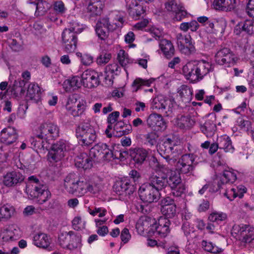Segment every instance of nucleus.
Masks as SVG:
<instances>
[{
	"mask_svg": "<svg viewBox=\"0 0 254 254\" xmlns=\"http://www.w3.org/2000/svg\"><path fill=\"white\" fill-rule=\"evenodd\" d=\"M53 9L56 13L61 15L65 13L67 10L64 3L61 0H57L54 2Z\"/></svg>",
	"mask_w": 254,
	"mask_h": 254,
	"instance_id": "obj_59",
	"label": "nucleus"
},
{
	"mask_svg": "<svg viewBox=\"0 0 254 254\" xmlns=\"http://www.w3.org/2000/svg\"><path fill=\"white\" fill-rule=\"evenodd\" d=\"M227 217L226 214L222 212H213L208 217L209 220L212 222H218L224 220Z\"/></svg>",
	"mask_w": 254,
	"mask_h": 254,
	"instance_id": "obj_64",
	"label": "nucleus"
},
{
	"mask_svg": "<svg viewBox=\"0 0 254 254\" xmlns=\"http://www.w3.org/2000/svg\"><path fill=\"white\" fill-rule=\"evenodd\" d=\"M134 161L137 163H143L148 155V151L143 148H135L131 154Z\"/></svg>",
	"mask_w": 254,
	"mask_h": 254,
	"instance_id": "obj_37",
	"label": "nucleus"
},
{
	"mask_svg": "<svg viewBox=\"0 0 254 254\" xmlns=\"http://www.w3.org/2000/svg\"><path fill=\"white\" fill-rule=\"evenodd\" d=\"M218 188L219 190H224L223 192L224 195L226 196L230 200H233L236 198V193L234 190V186L228 187L227 185L223 184L221 185L219 182L218 183Z\"/></svg>",
	"mask_w": 254,
	"mask_h": 254,
	"instance_id": "obj_47",
	"label": "nucleus"
},
{
	"mask_svg": "<svg viewBox=\"0 0 254 254\" xmlns=\"http://www.w3.org/2000/svg\"><path fill=\"white\" fill-rule=\"evenodd\" d=\"M65 156V154L61 151H58L52 147L51 150L48 153V159L50 161L58 162L61 160Z\"/></svg>",
	"mask_w": 254,
	"mask_h": 254,
	"instance_id": "obj_51",
	"label": "nucleus"
},
{
	"mask_svg": "<svg viewBox=\"0 0 254 254\" xmlns=\"http://www.w3.org/2000/svg\"><path fill=\"white\" fill-rule=\"evenodd\" d=\"M41 94V88L38 84L33 82L28 85L26 95L27 100L37 102L40 99Z\"/></svg>",
	"mask_w": 254,
	"mask_h": 254,
	"instance_id": "obj_22",
	"label": "nucleus"
},
{
	"mask_svg": "<svg viewBox=\"0 0 254 254\" xmlns=\"http://www.w3.org/2000/svg\"><path fill=\"white\" fill-rule=\"evenodd\" d=\"M147 126L154 130L164 131L167 128V124L161 115L156 113L151 114L147 120Z\"/></svg>",
	"mask_w": 254,
	"mask_h": 254,
	"instance_id": "obj_17",
	"label": "nucleus"
},
{
	"mask_svg": "<svg viewBox=\"0 0 254 254\" xmlns=\"http://www.w3.org/2000/svg\"><path fill=\"white\" fill-rule=\"evenodd\" d=\"M102 18L106 19L108 21L107 23L110 20H113L112 24H109L110 30L111 31L115 30L118 28L122 27L124 23L123 18L113 12L109 13Z\"/></svg>",
	"mask_w": 254,
	"mask_h": 254,
	"instance_id": "obj_29",
	"label": "nucleus"
},
{
	"mask_svg": "<svg viewBox=\"0 0 254 254\" xmlns=\"http://www.w3.org/2000/svg\"><path fill=\"white\" fill-rule=\"evenodd\" d=\"M160 49L164 56L167 59H170L175 54V48L171 41L161 38L159 43Z\"/></svg>",
	"mask_w": 254,
	"mask_h": 254,
	"instance_id": "obj_24",
	"label": "nucleus"
},
{
	"mask_svg": "<svg viewBox=\"0 0 254 254\" xmlns=\"http://www.w3.org/2000/svg\"><path fill=\"white\" fill-rule=\"evenodd\" d=\"M80 86L79 78L77 76H74L70 79L65 80L63 83V87L66 91H70L71 89L74 90Z\"/></svg>",
	"mask_w": 254,
	"mask_h": 254,
	"instance_id": "obj_41",
	"label": "nucleus"
},
{
	"mask_svg": "<svg viewBox=\"0 0 254 254\" xmlns=\"http://www.w3.org/2000/svg\"><path fill=\"white\" fill-rule=\"evenodd\" d=\"M113 148H109L106 143L99 142L90 149L89 155L94 160L103 158L104 160H110L115 158Z\"/></svg>",
	"mask_w": 254,
	"mask_h": 254,
	"instance_id": "obj_6",
	"label": "nucleus"
},
{
	"mask_svg": "<svg viewBox=\"0 0 254 254\" xmlns=\"http://www.w3.org/2000/svg\"><path fill=\"white\" fill-rule=\"evenodd\" d=\"M70 238V234H69V232L65 234V235H61L59 237V242L60 246L64 249H68Z\"/></svg>",
	"mask_w": 254,
	"mask_h": 254,
	"instance_id": "obj_63",
	"label": "nucleus"
},
{
	"mask_svg": "<svg viewBox=\"0 0 254 254\" xmlns=\"http://www.w3.org/2000/svg\"><path fill=\"white\" fill-rule=\"evenodd\" d=\"M236 171L232 169H229L223 172L222 178L220 180V184L223 185L224 183H234L237 180Z\"/></svg>",
	"mask_w": 254,
	"mask_h": 254,
	"instance_id": "obj_39",
	"label": "nucleus"
},
{
	"mask_svg": "<svg viewBox=\"0 0 254 254\" xmlns=\"http://www.w3.org/2000/svg\"><path fill=\"white\" fill-rule=\"evenodd\" d=\"M77 183V176L74 173H70L65 177L64 186L67 192L75 194Z\"/></svg>",
	"mask_w": 254,
	"mask_h": 254,
	"instance_id": "obj_28",
	"label": "nucleus"
},
{
	"mask_svg": "<svg viewBox=\"0 0 254 254\" xmlns=\"http://www.w3.org/2000/svg\"><path fill=\"white\" fill-rule=\"evenodd\" d=\"M195 156L192 153L185 154L182 156L177 164V167L181 174L193 175L198 163L195 161Z\"/></svg>",
	"mask_w": 254,
	"mask_h": 254,
	"instance_id": "obj_4",
	"label": "nucleus"
},
{
	"mask_svg": "<svg viewBox=\"0 0 254 254\" xmlns=\"http://www.w3.org/2000/svg\"><path fill=\"white\" fill-rule=\"evenodd\" d=\"M131 187L129 181L125 179L117 182L113 186V190L118 195H123L124 193L129 194L132 191L130 190Z\"/></svg>",
	"mask_w": 254,
	"mask_h": 254,
	"instance_id": "obj_26",
	"label": "nucleus"
},
{
	"mask_svg": "<svg viewBox=\"0 0 254 254\" xmlns=\"http://www.w3.org/2000/svg\"><path fill=\"white\" fill-rule=\"evenodd\" d=\"M113 133L116 136H122L125 134H127L131 130L130 125H125L121 121H118L114 126Z\"/></svg>",
	"mask_w": 254,
	"mask_h": 254,
	"instance_id": "obj_32",
	"label": "nucleus"
},
{
	"mask_svg": "<svg viewBox=\"0 0 254 254\" xmlns=\"http://www.w3.org/2000/svg\"><path fill=\"white\" fill-rule=\"evenodd\" d=\"M175 144L174 140L167 138L158 147V150L160 154L161 155H165L164 157L169 163L174 161V160L170 158V156L174 152Z\"/></svg>",
	"mask_w": 254,
	"mask_h": 254,
	"instance_id": "obj_15",
	"label": "nucleus"
},
{
	"mask_svg": "<svg viewBox=\"0 0 254 254\" xmlns=\"http://www.w3.org/2000/svg\"><path fill=\"white\" fill-rule=\"evenodd\" d=\"M112 58L111 54L102 52L96 59V63L98 65H105L107 64Z\"/></svg>",
	"mask_w": 254,
	"mask_h": 254,
	"instance_id": "obj_58",
	"label": "nucleus"
},
{
	"mask_svg": "<svg viewBox=\"0 0 254 254\" xmlns=\"http://www.w3.org/2000/svg\"><path fill=\"white\" fill-rule=\"evenodd\" d=\"M33 240L34 245L42 249L48 248L52 242L50 237L44 233L35 234Z\"/></svg>",
	"mask_w": 254,
	"mask_h": 254,
	"instance_id": "obj_21",
	"label": "nucleus"
},
{
	"mask_svg": "<svg viewBox=\"0 0 254 254\" xmlns=\"http://www.w3.org/2000/svg\"><path fill=\"white\" fill-rule=\"evenodd\" d=\"M232 234L242 243H250L254 240V227L243 224H235L232 228Z\"/></svg>",
	"mask_w": 254,
	"mask_h": 254,
	"instance_id": "obj_3",
	"label": "nucleus"
},
{
	"mask_svg": "<svg viewBox=\"0 0 254 254\" xmlns=\"http://www.w3.org/2000/svg\"><path fill=\"white\" fill-rule=\"evenodd\" d=\"M77 96L75 94H72L69 96L65 108L66 110L71 115V112L74 111L76 107V103L77 102Z\"/></svg>",
	"mask_w": 254,
	"mask_h": 254,
	"instance_id": "obj_55",
	"label": "nucleus"
},
{
	"mask_svg": "<svg viewBox=\"0 0 254 254\" xmlns=\"http://www.w3.org/2000/svg\"><path fill=\"white\" fill-rule=\"evenodd\" d=\"M93 160L87 153H81L75 158V165L77 168L86 170L91 168Z\"/></svg>",
	"mask_w": 254,
	"mask_h": 254,
	"instance_id": "obj_20",
	"label": "nucleus"
},
{
	"mask_svg": "<svg viewBox=\"0 0 254 254\" xmlns=\"http://www.w3.org/2000/svg\"><path fill=\"white\" fill-rule=\"evenodd\" d=\"M194 121L190 117L187 116H182L177 122V126L182 129H188L194 125Z\"/></svg>",
	"mask_w": 254,
	"mask_h": 254,
	"instance_id": "obj_46",
	"label": "nucleus"
},
{
	"mask_svg": "<svg viewBox=\"0 0 254 254\" xmlns=\"http://www.w3.org/2000/svg\"><path fill=\"white\" fill-rule=\"evenodd\" d=\"M153 81V79L144 80L139 78H136L134 80L132 86L134 90L137 91L142 86H149Z\"/></svg>",
	"mask_w": 254,
	"mask_h": 254,
	"instance_id": "obj_54",
	"label": "nucleus"
},
{
	"mask_svg": "<svg viewBox=\"0 0 254 254\" xmlns=\"http://www.w3.org/2000/svg\"><path fill=\"white\" fill-rule=\"evenodd\" d=\"M87 186L86 181H80L77 178L75 193H78L80 195H84L86 193V189H87Z\"/></svg>",
	"mask_w": 254,
	"mask_h": 254,
	"instance_id": "obj_61",
	"label": "nucleus"
},
{
	"mask_svg": "<svg viewBox=\"0 0 254 254\" xmlns=\"http://www.w3.org/2000/svg\"><path fill=\"white\" fill-rule=\"evenodd\" d=\"M170 100L162 96H157L153 99L151 104V109L166 116H171L173 113V108Z\"/></svg>",
	"mask_w": 254,
	"mask_h": 254,
	"instance_id": "obj_9",
	"label": "nucleus"
},
{
	"mask_svg": "<svg viewBox=\"0 0 254 254\" xmlns=\"http://www.w3.org/2000/svg\"><path fill=\"white\" fill-rule=\"evenodd\" d=\"M121 71V67L117 63H112L107 65L105 68V72L108 74H111L112 77L119 75Z\"/></svg>",
	"mask_w": 254,
	"mask_h": 254,
	"instance_id": "obj_50",
	"label": "nucleus"
},
{
	"mask_svg": "<svg viewBox=\"0 0 254 254\" xmlns=\"http://www.w3.org/2000/svg\"><path fill=\"white\" fill-rule=\"evenodd\" d=\"M145 11V8L141 5H136L128 10L129 14L135 20L138 19L141 16L143 17Z\"/></svg>",
	"mask_w": 254,
	"mask_h": 254,
	"instance_id": "obj_40",
	"label": "nucleus"
},
{
	"mask_svg": "<svg viewBox=\"0 0 254 254\" xmlns=\"http://www.w3.org/2000/svg\"><path fill=\"white\" fill-rule=\"evenodd\" d=\"M14 208L10 205L6 204L0 208V218H9L13 214Z\"/></svg>",
	"mask_w": 254,
	"mask_h": 254,
	"instance_id": "obj_53",
	"label": "nucleus"
},
{
	"mask_svg": "<svg viewBox=\"0 0 254 254\" xmlns=\"http://www.w3.org/2000/svg\"><path fill=\"white\" fill-rule=\"evenodd\" d=\"M178 96L183 102L189 103L192 98V89L186 85H182L177 89Z\"/></svg>",
	"mask_w": 254,
	"mask_h": 254,
	"instance_id": "obj_30",
	"label": "nucleus"
},
{
	"mask_svg": "<svg viewBox=\"0 0 254 254\" xmlns=\"http://www.w3.org/2000/svg\"><path fill=\"white\" fill-rule=\"evenodd\" d=\"M188 13L185 9L183 5H181L179 10L175 12L172 15L173 19L177 21H181L183 19L187 17Z\"/></svg>",
	"mask_w": 254,
	"mask_h": 254,
	"instance_id": "obj_62",
	"label": "nucleus"
},
{
	"mask_svg": "<svg viewBox=\"0 0 254 254\" xmlns=\"http://www.w3.org/2000/svg\"><path fill=\"white\" fill-rule=\"evenodd\" d=\"M145 143L150 146L156 145L158 135L155 131H150L144 135Z\"/></svg>",
	"mask_w": 254,
	"mask_h": 254,
	"instance_id": "obj_52",
	"label": "nucleus"
},
{
	"mask_svg": "<svg viewBox=\"0 0 254 254\" xmlns=\"http://www.w3.org/2000/svg\"><path fill=\"white\" fill-rule=\"evenodd\" d=\"M85 221H83L80 216H76L72 221L73 228L77 231L82 230L85 228Z\"/></svg>",
	"mask_w": 254,
	"mask_h": 254,
	"instance_id": "obj_60",
	"label": "nucleus"
},
{
	"mask_svg": "<svg viewBox=\"0 0 254 254\" xmlns=\"http://www.w3.org/2000/svg\"><path fill=\"white\" fill-rule=\"evenodd\" d=\"M213 5L216 10L230 12L236 9L237 2L236 0H214Z\"/></svg>",
	"mask_w": 254,
	"mask_h": 254,
	"instance_id": "obj_19",
	"label": "nucleus"
},
{
	"mask_svg": "<svg viewBox=\"0 0 254 254\" xmlns=\"http://www.w3.org/2000/svg\"><path fill=\"white\" fill-rule=\"evenodd\" d=\"M76 136L82 146H89L96 141L97 135L95 128L86 122L76 128Z\"/></svg>",
	"mask_w": 254,
	"mask_h": 254,
	"instance_id": "obj_2",
	"label": "nucleus"
},
{
	"mask_svg": "<svg viewBox=\"0 0 254 254\" xmlns=\"http://www.w3.org/2000/svg\"><path fill=\"white\" fill-rule=\"evenodd\" d=\"M239 27L248 34L254 33V22L252 20H246L244 23L240 24Z\"/></svg>",
	"mask_w": 254,
	"mask_h": 254,
	"instance_id": "obj_57",
	"label": "nucleus"
},
{
	"mask_svg": "<svg viewBox=\"0 0 254 254\" xmlns=\"http://www.w3.org/2000/svg\"><path fill=\"white\" fill-rule=\"evenodd\" d=\"M24 180V176L19 171H12L7 172L3 177V184L8 187L20 184Z\"/></svg>",
	"mask_w": 254,
	"mask_h": 254,
	"instance_id": "obj_16",
	"label": "nucleus"
},
{
	"mask_svg": "<svg viewBox=\"0 0 254 254\" xmlns=\"http://www.w3.org/2000/svg\"><path fill=\"white\" fill-rule=\"evenodd\" d=\"M52 147L58 151H61L62 152L65 154V152L69 149V144L66 141L63 139H61L54 143Z\"/></svg>",
	"mask_w": 254,
	"mask_h": 254,
	"instance_id": "obj_56",
	"label": "nucleus"
},
{
	"mask_svg": "<svg viewBox=\"0 0 254 254\" xmlns=\"http://www.w3.org/2000/svg\"><path fill=\"white\" fill-rule=\"evenodd\" d=\"M183 4L179 0H168L165 3L166 10L173 15Z\"/></svg>",
	"mask_w": 254,
	"mask_h": 254,
	"instance_id": "obj_43",
	"label": "nucleus"
},
{
	"mask_svg": "<svg viewBox=\"0 0 254 254\" xmlns=\"http://www.w3.org/2000/svg\"><path fill=\"white\" fill-rule=\"evenodd\" d=\"M34 144V147L36 149L44 150L47 149L49 147L50 143L47 139H44V137H40L38 136V132H37L35 140L32 143Z\"/></svg>",
	"mask_w": 254,
	"mask_h": 254,
	"instance_id": "obj_45",
	"label": "nucleus"
},
{
	"mask_svg": "<svg viewBox=\"0 0 254 254\" xmlns=\"http://www.w3.org/2000/svg\"><path fill=\"white\" fill-rule=\"evenodd\" d=\"M195 66V73H196L199 80L202 79V78L213 70L212 64L205 61H199L197 64H194Z\"/></svg>",
	"mask_w": 254,
	"mask_h": 254,
	"instance_id": "obj_23",
	"label": "nucleus"
},
{
	"mask_svg": "<svg viewBox=\"0 0 254 254\" xmlns=\"http://www.w3.org/2000/svg\"><path fill=\"white\" fill-rule=\"evenodd\" d=\"M37 132L39 137H44V139H47L49 141L55 139L59 136V127L52 123L41 125Z\"/></svg>",
	"mask_w": 254,
	"mask_h": 254,
	"instance_id": "obj_12",
	"label": "nucleus"
},
{
	"mask_svg": "<svg viewBox=\"0 0 254 254\" xmlns=\"http://www.w3.org/2000/svg\"><path fill=\"white\" fill-rule=\"evenodd\" d=\"M104 6V0H92L87 6V12L92 16L100 15Z\"/></svg>",
	"mask_w": 254,
	"mask_h": 254,
	"instance_id": "obj_27",
	"label": "nucleus"
},
{
	"mask_svg": "<svg viewBox=\"0 0 254 254\" xmlns=\"http://www.w3.org/2000/svg\"><path fill=\"white\" fill-rule=\"evenodd\" d=\"M81 81L86 88L96 87L99 84V73L93 69H87L82 73Z\"/></svg>",
	"mask_w": 254,
	"mask_h": 254,
	"instance_id": "obj_13",
	"label": "nucleus"
},
{
	"mask_svg": "<svg viewBox=\"0 0 254 254\" xmlns=\"http://www.w3.org/2000/svg\"><path fill=\"white\" fill-rule=\"evenodd\" d=\"M76 34L68 29H64L62 33V44L65 52L71 53L76 49Z\"/></svg>",
	"mask_w": 254,
	"mask_h": 254,
	"instance_id": "obj_10",
	"label": "nucleus"
},
{
	"mask_svg": "<svg viewBox=\"0 0 254 254\" xmlns=\"http://www.w3.org/2000/svg\"><path fill=\"white\" fill-rule=\"evenodd\" d=\"M26 190L32 198H39L38 201L40 204L45 202L51 195L47 186L42 183L29 184Z\"/></svg>",
	"mask_w": 254,
	"mask_h": 254,
	"instance_id": "obj_5",
	"label": "nucleus"
},
{
	"mask_svg": "<svg viewBox=\"0 0 254 254\" xmlns=\"http://www.w3.org/2000/svg\"><path fill=\"white\" fill-rule=\"evenodd\" d=\"M117 60L126 71V66L133 63V60L129 57L128 54L122 49L120 50L118 53Z\"/></svg>",
	"mask_w": 254,
	"mask_h": 254,
	"instance_id": "obj_38",
	"label": "nucleus"
},
{
	"mask_svg": "<svg viewBox=\"0 0 254 254\" xmlns=\"http://www.w3.org/2000/svg\"><path fill=\"white\" fill-rule=\"evenodd\" d=\"M138 194L142 201L148 203L157 201L160 195L159 191L148 184H143L140 187Z\"/></svg>",
	"mask_w": 254,
	"mask_h": 254,
	"instance_id": "obj_8",
	"label": "nucleus"
},
{
	"mask_svg": "<svg viewBox=\"0 0 254 254\" xmlns=\"http://www.w3.org/2000/svg\"><path fill=\"white\" fill-rule=\"evenodd\" d=\"M108 21L106 19L101 18L97 22L96 25V32L98 37L102 40H105L108 37L109 31L104 28L107 25Z\"/></svg>",
	"mask_w": 254,
	"mask_h": 254,
	"instance_id": "obj_33",
	"label": "nucleus"
},
{
	"mask_svg": "<svg viewBox=\"0 0 254 254\" xmlns=\"http://www.w3.org/2000/svg\"><path fill=\"white\" fill-rule=\"evenodd\" d=\"M25 81L24 80L18 79L15 80L12 87V93L17 98H21L25 93L24 86Z\"/></svg>",
	"mask_w": 254,
	"mask_h": 254,
	"instance_id": "obj_35",
	"label": "nucleus"
},
{
	"mask_svg": "<svg viewBox=\"0 0 254 254\" xmlns=\"http://www.w3.org/2000/svg\"><path fill=\"white\" fill-rule=\"evenodd\" d=\"M167 186L172 188H176L178 185L183 184L180 175L171 169V172L167 177Z\"/></svg>",
	"mask_w": 254,
	"mask_h": 254,
	"instance_id": "obj_36",
	"label": "nucleus"
},
{
	"mask_svg": "<svg viewBox=\"0 0 254 254\" xmlns=\"http://www.w3.org/2000/svg\"><path fill=\"white\" fill-rule=\"evenodd\" d=\"M202 248L205 251L213 254L220 253L222 251L221 248L216 246L215 244L210 242L203 240L201 242Z\"/></svg>",
	"mask_w": 254,
	"mask_h": 254,
	"instance_id": "obj_48",
	"label": "nucleus"
},
{
	"mask_svg": "<svg viewBox=\"0 0 254 254\" xmlns=\"http://www.w3.org/2000/svg\"><path fill=\"white\" fill-rule=\"evenodd\" d=\"M70 238L68 249L71 250L80 248L81 246V237L80 235H75L72 231H69Z\"/></svg>",
	"mask_w": 254,
	"mask_h": 254,
	"instance_id": "obj_44",
	"label": "nucleus"
},
{
	"mask_svg": "<svg viewBox=\"0 0 254 254\" xmlns=\"http://www.w3.org/2000/svg\"><path fill=\"white\" fill-rule=\"evenodd\" d=\"M238 60V57L230 49L224 48L217 51L215 56V62L220 65L230 67L235 64Z\"/></svg>",
	"mask_w": 254,
	"mask_h": 254,
	"instance_id": "obj_7",
	"label": "nucleus"
},
{
	"mask_svg": "<svg viewBox=\"0 0 254 254\" xmlns=\"http://www.w3.org/2000/svg\"><path fill=\"white\" fill-rule=\"evenodd\" d=\"M199 24L197 21L191 20L189 22H183L180 25V29L184 32H187L189 29L191 31H196L198 27Z\"/></svg>",
	"mask_w": 254,
	"mask_h": 254,
	"instance_id": "obj_49",
	"label": "nucleus"
},
{
	"mask_svg": "<svg viewBox=\"0 0 254 254\" xmlns=\"http://www.w3.org/2000/svg\"><path fill=\"white\" fill-rule=\"evenodd\" d=\"M216 127L212 120H207L205 123L201 126L200 129L202 132L206 136H210L213 134Z\"/></svg>",
	"mask_w": 254,
	"mask_h": 254,
	"instance_id": "obj_42",
	"label": "nucleus"
},
{
	"mask_svg": "<svg viewBox=\"0 0 254 254\" xmlns=\"http://www.w3.org/2000/svg\"><path fill=\"white\" fill-rule=\"evenodd\" d=\"M182 71L186 78L191 82L199 80L198 76L196 73L195 66L192 63H189L183 67Z\"/></svg>",
	"mask_w": 254,
	"mask_h": 254,
	"instance_id": "obj_31",
	"label": "nucleus"
},
{
	"mask_svg": "<svg viewBox=\"0 0 254 254\" xmlns=\"http://www.w3.org/2000/svg\"><path fill=\"white\" fill-rule=\"evenodd\" d=\"M157 168L156 174H153L149 178L148 185L160 191L167 186V177L171 172V169L165 165L160 164L156 158L153 157L151 163Z\"/></svg>",
	"mask_w": 254,
	"mask_h": 254,
	"instance_id": "obj_1",
	"label": "nucleus"
},
{
	"mask_svg": "<svg viewBox=\"0 0 254 254\" xmlns=\"http://www.w3.org/2000/svg\"><path fill=\"white\" fill-rule=\"evenodd\" d=\"M170 220L165 217H160L158 220V225H150L148 235L161 238L166 237L170 232Z\"/></svg>",
	"mask_w": 254,
	"mask_h": 254,
	"instance_id": "obj_11",
	"label": "nucleus"
},
{
	"mask_svg": "<svg viewBox=\"0 0 254 254\" xmlns=\"http://www.w3.org/2000/svg\"><path fill=\"white\" fill-rule=\"evenodd\" d=\"M177 40L178 46L181 50H188L189 52L193 51L194 48L192 45L191 37L190 35L183 36L181 33H179L177 35Z\"/></svg>",
	"mask_w": 254,
	"mask_h": 254,
	"instance_id": "obj_25",
	"label": "nucleus"
},
{
	"mask_svg": "<svg viewBox=\"0 0 254 254\" xmlns=\"http://www.w3.org/2000/svg\"><path fill=\"white\" fill-rule=\"evenodd\" d=\"M18 135L14 127H8L3 129L0 134V141L6 145H10L16 141Z\"/></svg>",
	"mask_w": 254,
	"mask_h": 254,
	"instance_id": "obj_18",
	"label": "nucleus"
},
{
	"mask_svg": "<svg viewBox=\"0 0 254 254\" xmlns=\"http://www.w3.org/2000/svg\"><path fill=\"white\" fill-rule=\"evenodd\" d=\"M161 212L167 219L174 218L176 215V205L174 200L169 197L163 198L160 201Z\"/></svg>",
	"mask_w": 254,
	"mask_h": 254,
	"instance_id": "obj_14",
	"label": "nucleus"
},
{
	"mask_svg": "<svg viewBox=\"0 0 254 254\" xmlns=\"http://www.w3.org/2000/svg\"><path fill=\"white\" fill-rule=\"evenodd\" d=\"M217 141L219 146V149L224 150L226 152L233 153L234 148L232 146L230 138L227 135L219 137Z\"/></svg>",
	"mask_w": 254,
	"mask_h": 254,
	"instance_id": "obj_34",
	"label": "nucleus"
}]
</instances>
